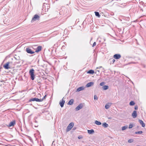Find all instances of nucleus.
<instances>
[{"mask_svg":"<svg viewBox=\"0 0 146 146\" xmlns=\"http://www.w3.org/2000/svg\"><path fill=\"white\" fill-rule=\"evenodd\" d=\"M87 73L88 74H93L94 73V71L93 70H90L87 72Z\"/></svg>","mask_w":146,"mask_h":146,"instance_id":"nucleus-21","label":"nucleus"},{"mask_svg":"<svg viewBox=\"0 0 146 146\" xmlns=\"http://www.w3.org/2000/svg\"><path fill=\"white\" fill-rule=\"evenodd\" d=\"M134 108H135V110H137L138 108V106H135V107Z\"/></svg>","mask_w":146,"mask_h":146,"instance_id":"nucleus-33","label":"nucleus"},{"mask_svg":"<svg viewBox=\"0 0 146 146\" xmlns=\"http://www.w3.org/2000/svg\"><path fill=\"white\" fill-rule=\"evenodd\" d=\"M35 101L37 102H41L42 101V99H40L38 98H31L29 100L30 102Z\"/></svg>","mask_w":146,"mask_h":146,"instance_id":"nucleus-3","label":"nucleus"},{"mask_svg":"<svg viewBox=\"0 0 146 146\" xmlns=\"http://www.w3.org/2000/svg\"><path fill=\"white\" fill-rule=\"evenodd\" d=\"M10 63L9 62H8L6 63L5 64H4L3 66V67L5 68L6 69H8L9 68H10L9 67V64Z\"/></svg>","mask_w":146,"mask_h":146,"instance_id":"nucleus-7","label":"nucleus"},{"mask_svg":"<svg viewBox=\"0 0 146 146\" xmlns=\"http://www.w3.org/2000/svg\"><path fill=\"white\" fill-rule=\"evenodd\" d=\"M139 122L140 123V124H141L142 125V127H144L145 126V123H144L143 121L139 119Z\"/></svg>","mask_w":146,"mask_h":146,"instance_id":"nucleus-16","label":"nucleus"},{"mask_svg":"<svg viewBox=\"0 0 146 146\" xmlns=\"http://www.w3.org/2000/svg\"><path fill=\"white\" fill-rule=\"evenodd\" d=\"M76 129V128H74V129Z\"/></svg>","mask_w":146,"mask_h":146,"instance_id":"nucleus-42","label":"nucleus"},{"mask_svg":"<svg viewBox=\"0 0 146 146\" xmlns=\"http://www.w3.org/2000/svg\"><path fill=\"white\" fill-rule=\"evenodd\" d=\"M135 103L133 101H131L129 103L130 105L131 106H133L135 105Z\"/></svg>","mask_w":146,"mask_h":146,"instance_id":"nucleus-24","label":"nucleus"},{"mask_svg":"<svg viewBox=\"0 0 146 146\" xmlns=\"http://www.w3.org/2000/svg\"><path fill=\"white\" fill-rule=\"evenodd\" d=\"M92 38H91V40H92Z\"/></svg>","mask_w":146,"mask_h":146,"instance_id":"nucleus-44","label":"nucleus"},{"mask_svg":"<svg viewBox=\"0 0 146 146\" xmlns=\"http://www.w3.org/2000/svg\"><path fill=\"white\" fill-rule=\"evenodd\" d=\"M46 96V95H45L43 98H42V99H42V101H43V100L45 99V97Z\"/></svg>","mask_w":146,"mask_h":146,"instance_id":"nucleus-34","label":"nucleus"},{"mask_svg":"<svg viewBox=\"0 0 146 146\" xmlns=\"http://www.w3.org/2000/svg\"><path fill=\"white\" fill-rule=\"evenodd\" d=\"M38 95H40V96H41V95H40V94H38Z\"/></svg>","mask_w":146,"mask_h":146,"instance_id":"nucleus-40","label":"nucleus"},{"mask_svg":"<svg viewBox=\"0 0 146 146\" xmlns=\"http://www.w3.org/2000/svg\"><path fill=\"white\" fill-rule=\"evenodd\" d=\"M102 68V66H100L99 67H98L96 68V69H100L101 68Z\"/></svg>","mask_w":146,"mask_h":146,"instance_id":"nucleus-36","label":"nucleus"},{"mask_svg":"<svg viewBox=\"0 0 146 146\" xmlns=\"http://www.w3.org/2000/svg\"><path fill=\"white\" fill-rule=\"evenodd\" d=\"M127 128V126H124L122 127V131L126 129Z\"/></svg>","mask_w":146,"mask_h":146,"instance_id":"nucleus-26","label":"nucleus"},{"mask_svg":"<svg viewBox=\"0 0 146 146\" xmlns=\"http://www.w3.org/2000/svg\"><path fill=\"white\" fill-rule=\"evenodd\" d=\"M94 84V83L93 82H91L88 83L86 84V87H89L91 86H93Z\"/></svg>","mask_w":146,"mask_h":146,"instance_id":"nucleus-10","label":"nucleus"},{"mask_svg":"<svg viewBox=\"0 0 146 146\" xmlns=\"http://www.w3.org/2000/svg\"><path fill=\"white\" fill-rule=\"evenodd\" d=\"M74 125V123L73 122H71L70 123L67 127L66 132H67L70 131L73 127Z\"/></svg>","mask_w":146,"mask_h":146,"instance_id":"nucleus-2","label":"nucleus"},{"mask_svg":"<svg viewBox=\"0 0 146 146\" xmlns=\"http://www.w3.org/2000/svg\"><path fill=\"white\" fill-rule=\"evenodd\" d=\"M26 51L27 53L32 54L35 53V52L32 51L31 49L29 47L27 48L26 49Z\"/></svg>","mask_w":146,"mask_h":146,"instance_id":"nucleus-5","label":"nucleus"},{"mask_svg":"<svg viewBox=\"0 0 146 146\" xmlns=\"http://www.w3.org/2000/svg\"><path fill=\"white\" fill-rule=\"evenodd\" d=\"M115 59H113L112 60V62H113V63H114V62H115Z\"/></svg>","mask_w":146,"mask_h":146,"instance_id":"nucleus-37","label":"nucleus"},{"mask_svg":"<svg viewBox=\"0 0 146 146\" xmlns=\"http://www.w3.org/2000/svg\"><path fill=\"white\" fill-rule=\"evenodd\" d=\"M1 82H2L4 83H5V80H0V86H1L2 85V84H1Z\"/></svg>","mask_w":146,"mask_h":146,"instance_id":"nucleus-28","label":"nucleus"},{"mask_svg":"<svg viewBox=\"0 0 146 146\" xmlns=\"http://www.w3.org/2000/svg\"><path fill=\"white\" fill-rule=\"evenodd\" d=\"M105 84V83L104 82H101L100 84V85L101 86H103Z\"/></svg>","mask_w":146,"mask_h":146,"instance_id":"nucleus-31","label":"nucleus"},{"mask_svg":"<svg viewBox=\"0 0 146 146\" xmlns=\"http://www.w3.org/2000/svg\"><path fill=\"white\" fill-rule=\"evenodd\" d=\"M95 123L98 125H100L102 123H101L97 120H96L95 121Z\"/></svg>","mask_w":146,"mask_h":146,"instance_id":"nucleus-20","label":"nucleus"},{"mask_svg":"<svg viewBox=\"0 0 146 146\" xmlns=\"http://www.w3.org/2000/svg\"><path fill=\"white\" fill-rule=\"evenodd\" d=\"M83 107V104L81 103L76 108L75 110L76 111H78L82 108Z\"/></svg>","mask_w":146,"mask_h":146,"instance_id":"nucleus-6","label":"nucleus"},{"mask_svg":"<svg viewBox=\"0 0 146 146\" xmlns=\"http://www.w3.org/2000/svg\"><path fill=\"white\" fill-rule=\"evenodd\" d=\"M133 141V139H129V140H128V142L129 143H132Z\"/></svg>","mask_w":146,"mask_h":146,"instance_id":"nucleus-27","label":"nucleus"},{"mask_svg":"<svg viewBox=\"0 0 146 146\" xmlns=\"http://www.w3.org/2000/svg\"><path fill=\"white\" fill-rule=\"evenodd\" d=\"M47 10H48V8H47Z\"/></svg>","mask_w":146,"mask_h":146,"instance_id":"nucleus-43","label":"nucleus"},{"mask_svg":"<svg viewBox=\"0 0 146 146\" xmlns=\"http://www.w3.org/2000/svg\"><path fill=\"white\" fill-rule=\"evenodd\" d=\"M42 46H38L37 48L36 49L35 52H38L41 50Z\"/></svg>","mask_w":146,"mask_h":146,"instance_id":"nucleus-12","label":"nucleus"},{"mask_svg":"<svg viewBox=\"0 0 146 146\" xmlns=\"http://www.w3.org/2000/svg\"><path fill=\"white\" fill-rule=\"evenodd\" d=\"M137 111H134L132 114V116L133 118H135L137 117Z\"/></svg>","mask_w":146,"mask_h":146,"instance_id":"nucleus-11","label":"nucleus"},{"mask_svg":"<svg viewBox=\"0 0 146 146\" xmlns=\"http://www.w3.org/2000/svg\"><path fill=\"white\" fill-rule=\"evenodd\" d=\"M3 85H4V83H3Z\"/></svg>","mask_w":146,"mask_h":146,"instance_id":"nucleus-41","label":"nucleus"},{"mask_svg":"<svg viewBox=\"0 0 146 146\" xmlns=\"http://www.w3.org/2000/svg\"><path fill=\"white\" fill-rule=\"evenodd\" d=\"M84 87L83 86L80 87L78 88L76 90V92H79L81 90H84Z\"/></svg>","mask_w":146,"mask_h":146,"instance_id":"nucleus-14","label":"nucleus"},{"mask_svg":"<svg viewBox=\"0 0 146 146\" xmlns=\"http://www.w3.org/2000/svg\"><path fill=\"white\" fill-rule=\"evenodd\" d=\"M133 127V125L130 124H129V129H131Z\"/></svg>","mask_w":146,"mask_h":146,"instance_id":"nucleus-30","label":"nucleus"},{"mask_svg":"<svg viewBox=\"0 0 146 146\" xmlns=\"http://www.w3.org/2000/svg\"><path fill=\"white\" fill-rule=\"evenodd\" d=\"M103 90H107L108 88V86H103Z\"/></svg>","mask_w":146,"mask_h":146,"instance_id":"nucleus-22","label":"nucleus"},{"mask_svg":"<svg viewBox=\"0 0 146 146\" xmlns=\"http://www.w3.org/2000/svg\"><path fill=\"white\" fill-rule=\"evenodd\" d=\"M94 100H97L98 99V98L96 95H95L94 96Z\"/></svg>","mask_w":146,"mask_h":146,"instance_id":"nucleus-29","label":"nucleus"},{"mask_svg":"<svg viewBox=\"0 0 146 146\" xmlns=\"http://www.w3.org/2000/svg\"><path fill=\"white\" fill-rule=\"evenodd\" d=\"M63 98L62 99V101H60V102L59 104L61 108H62L64 106V105L65 103V101L63 100Z\"/></svg>","mask_w":146,"mask_h":146,"instance_id":"nucleus-9","label":"nucleus"},{"mask_svg":"<svg viewBox=\"0 0 146 146\" xmlns=\"http://www.w3.org/2000/svg\"><path fill=\"white\" fill-rule=\"evenodd\" d=\"M39 19L40 17L37 15H35L32 18L31 20V22H32L36 20H39Z\"/></svg>","mask_w":146,"mask_h":146,"instance_id":"nucleus-4","label":"nucleus"},{"mask_svg":"<svg viewBox=\"0 0 146 146\" xmlns=\"http://www.w3.org/2000/svg\"><path fill=\"white\" fill-rule=\"evenodd\" d=\"M74 102V100L73 99H72L70 100V101L68 102V104L70 105H72L73 104Z\"/></svg>","mask_w":146,"mask_h":146,"instance_id":"nucleus-18","label":"nucleus"},{"mask_svg":"<svg viewBox=\"0 0 146 146\" xmlns=\"http://www.w3.org/2000/svg\"><path fill=\"white\" fill-rule=\"evenodd\" d=\"M112 104L111 103H108L105 106V108L106 109H108L109 108L111 105Z\"/></svg>","mask_w":146,"mask_h":146,"instance_id":"nucleus-13","label":"nucleus"},{"mask_svg":"<svg viewBox=\"0 0 146 146\" xmlns=\"http://www.w3.org/2000/svg\"><path fill=\"white\" fill-rule=\"evenodd\" d=\"M99 72L100 71H99V70H98L96 71V73H99Z\"/></svg>","mask_w":146,"mask_h":146,"instance_id":"nucleus-35","label":"nucleus"},{"mask_svg":"<svg viewBox=\"0 0 146 146\" xmlns=\"http://www.w3.org/2000/svg\"><path fill=\"white\" fill-rule=\"evenodd\" d=\"M102 126L104 128H107L109 126L106 123H104L102 124Z\"/></svg>","mask_w":146,"mask_h":146,"instance_id":"nucleus-17","label":"nucleus"},{"mask_svg":"<svg viewBox=\"0 0 146 146\" xmlns=\"http://www.w3.org/2000/svg\"><path fill=\"white\" fill-rule=\"evenodd\" d=\"M96 45V43L95 42H94L93 44L92 47H94V46H95Z\"/></svg>","mask_w":146,"mask_h":146,"instance_id":"nucleus-32","label":"nucleus"},{"mask_svg":"<svg viewBox=\"0 0 146 146\" xmlns=\"http://www.w3.org/2000/svg\"><path fill=\"white\" fill-rule=\"evenodd\" d=\"M15 124V121H12L10 122L9 125V126L11 127V126H14Z\"/></svg>","mask_w":146,"mask_h":146,"instance_id":"nucleus-15","label":"nucleus"},{"mask_svg":"<svg viewBox=\"0 0 146 146\" xmlns=\"http://www.w3.org/2000/svg\"><path fill=\"white\" fill-rule=\"evenodd\" d=\"M113 57L115 59H119L121 57V55L119 54H116L113 55Z\"/></svg>","mask_w":146,"mask_h":146,"instance_id":"nucleus-8","label":"nucleus"},{"mask_svg":"<svg viewBox=\"0 0 146 146\" xmlns=\"http://www.w3.org/2000/svg\"><path fill=\"white\" fill-rule=\"evenodd\" d=\"M78 138L79 139H80L81 138V137H78Z\"/></svg>","mask_w":146,"mask_h":146,"instance_id":"nucleus-39","label":"nucleus"},{"mask_svg":"<svg viewBox=\"0 0 146 146\" xmlns=\"http://www.w3.org/2000/svg\"><path fill=\"white\" fill-rule=\"evenodd\" d=\"M108 119H111L112 118H111V117H108Z\"/></svg>","mask_w":146,"mask_h":146,"instance_id":"nucleus-38","label":"nucleus"},{"mask_svg":"<svg viewBox=\"0 0 146 146\" xmlns=\"http://www.w3.org/2000/svg\"><path fill=\"white\" fill-rule=\"evenodd\" d=\"M88 133L89 134H92L94 133V131L93 129L90 130H88Z\"/></svg>","mask_w":146,"mask_h":146,"instance_id":"nucleus-19","label":"nucleus"},{"mask_svg":"<svg viewBox=\"0 0 146 146\" xmlns=\"http://www.w3.org/2000/svg\"><path fill=\"white\" fill-rule=\"evenodd\" d=\"M34 70L32 69L29 71V74L31 76V78L32 80H34L35 78V76L34 75Z\"/></svg>","mask_w":146,"mask_h":146,"instance_id":"nucleus-1","label":"nucleus"},{"mask_svg":"<svg viewBox=\"0 0 146 146\" xmlns=\"http://www.w3.org/2000/svg\"><path fill=\"white\" fill-rule=\"evenodd\" d=\"M139 146V145H138V146Z\"/></svg>","mask_w":146,"mask_h":146,"instance_id":"nucleus-45","label":"nucleus"},{"mask_svg":"<svg viewBox=\"0 0 146 146\" xmlns=\"http://www.w3.org/2000/svg\"><path fill=\"white\" fill-rule=\"evenodd\" d=\"M95 13L96 16H98L99 17H100V15L99 12H95Z\"/></svg>","mask_w":146,"mask_h":146,"instance_id":"nucleus-23","label":"nucleus"},{"mask_svg":"<svg viewBox=\"0 0 146 146\" xmlns=\"http://www.w3.org/2000/svg\"><path fill=\"white\" fill-rule=\"evenodd\" d=\"M143 133V132L141 131H138L135 132L136 134H141Z\"/></svg>","mask_w":146,"mask_h":146,"instance_id":"nucleus-25","label":"nucleus"}]
</instances>
